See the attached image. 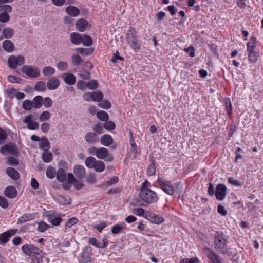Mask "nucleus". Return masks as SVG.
<instances>
[{
  "mask_svg": "<svg viewBox=\"0 0 263 263\" xmlns=\"http://www.w3.org/2000/svg\"><path fill=\"white\" fill-rule=\"evenodd\" d=\"M17 232L16 229L9 230L2 234H0V245H5L10 240V238L14 236Z\"/></svg>",
  "mask_w": 263,
  "mask_h": 263,
  "instance_id": "10",
  "label": "nucleus"
},
{
  "mask_svg": "<svg viewBox=\"0 0 263 263\" xmlns=\"http://www.w3.org/2000/svg\"><path fill=\"white\" fill-rule=\"evenodd\" d=\"M138 39L137 36V32L133 27H130L128 30L126 35V41L127 44L133 41L136 40Z\"/></svg>",
  "mask_w": 263,
  "mask_h": 263,
  "instance_id": "17",
  "label": "nucleus"
},
{
  "mask_svg": "<svg viewBox=\"0 0 263 263\" xmlns=\"http://www.w3.org/2000/svg\"><path fill=\"white\" fill-rule=\"evenodd\" d=\"M55 72V69L51 66H46L43 68L42 73L46 77H51Z\"/></svg>",
  "mask_w": 263,
  "mask_h": 263,
  "instance_id": "31",
  "label": "nucleus"
},
{
  "mask_svg": "<svg viewBox=\"0 0 263 263\" xmlns=\"http://www.w3.org/2000/svg\"><path fill=\"white\" fill-rule=\"evenodd\" d=\"M33 117L31 115H28L23 120L24 123L27 124V128L30 130L37 129L39 127V124L36 122H32Z\"/></svg>",
  "mask_w": 263,
  "mask_h": 263,
  "instance_id": "11",
  "label": "nucleus"
},
{
  "mask_svg": "<svg viewBox=\"0 0 263 263\" xmlns=\"http://www.w3.org/2000/svg\"><path fill=\"white\" fill-rule=\"evenodd\" d=\"M103 94L100 91H94L92 92L93 101L95 102H100L103 98Z\"/></svg>",
  "mask_w": 263,
  "mask_h": 263,
  "instance_id": "42",
  "label": "nucleus"
},
{
  "mask_svg": "<svg viewBox=\"0 0 263 263\" xmlns=\"http://www.w3.org/2000/svg\"><path fill=\"white\" fill-rule=\"evenodd\" d=\"M57 180L60 182H64L66 179V171L64 169H58L56 174Z\"/></svg>",
  "mask_w": 263,
  "mask_h": 263,
  "instance_id": "28",
  "label": "nucleus"
},
{
  "mask_svg": "<svg viewBox=\"0 0 263 263\" xmlns=\"http://www.w3.org/2000/svg\"><path fill=\"white\" fill-rule=\"evenodd\" d=\"M0 206L4 209H6L9 206L7 199L2 196H0Z\"/></svg>",
  "mask_w": 263,
  "mask_h": 263,
  "instance_id": "63",
  "label": "nucleus"
},
{
  "mask_svg": "<svg viewBox=\"0 0 263 263\" xmlns=\"http://www.w3.org/2000/svg\"><path fill=\"white\" fill-rule=\"evenodd\" d=\"M105 164L103 161L97 160L93 168L97 172H102L105 170Z\"/></svg>",
  "mask_w": 263,
  "mask_h": 263,
  "instance_id": "37",
  "label": "nucleus"
},
{
  "mask_svg": "<svg viewBox=\"0 0 263 263\" xmlns=\"http://www.w3.org/2000/svg\"><path fill=\"white\" fill-rule=\"evenodd\" d=\"M4 194L9 198H14L17 196V191L14 186H9L5 189Z\"/></svg>",
  "mask_w": 263,
  "mask_h": 263,
  "instance_id": "19",
  "label": "nucleus"
},
{
  "mask_svg": "<svg viewBox=\"0 0 263 263\" xmlns=\"http://www.w3.org/2000/svg\"><path fill=\"white\" fill-rule=\"evenodd\" d=\"M24 62V57L21 55L17 56L11 55L8 60L9 67L13 69H16L18 66L22 65Z\"/></svg>",
  "mask_w": 263,
  "mask_h": 263,
  "instance_id": "7",
  "label": "nucleus"
},
{
  "mask_svg": "<svg viewBox=\"0 0 263 263\" xmlns=\"http://www.w3.org/2000/svg\"><path fill=\"white\" fill-rule=\"evenodd\" d=\"M206 250L208 251L207 257L210 263H222V259L219 255L211 251L209 248H207Z\"/></svg>",
  "mask_w": 263,
  "mask_h": 263,
  "instance_id": "12",
  "label": "nucleus"
},
{
  "mask_svg": "<svg viewBox=\"0 0 263 263\" xmlns=\"http://www.w3.org/2000/svg\"><path fill=\"white\" fill-rule=\"evenodd\" d=\"M96 115L97 118L102 121H107L109 119L108 114L103 110L98 111Z\"/></svg>",
  "mask_w": 263,
  "mask_h": 263,
  "instance_id": "35",
  "label": "nucleus"
},
{
  "mask_svg": "<svg viewBox=\"0 0 263 263\" xmlns=\"http://www.w3.org/2000/svg\"><path fill=\"white\" fill-rule=\"evenodd\" d=\"M3 34L5 38H11L14 34V30L11 28H6L3 30Z\"/></svg>",
  "mask_w": 263,
  "mask_h": 263,
  "instance_id": "43",
  "label": "nucleus"
},
{
  "mask_svg": "<svg viewBox=\"0 0 263 263\" xmlns=\"http://www.w3.org/2000/svg\"><path fill=\"white\" fill-rule=\"evenodd\" d=\"M43 104L46 108H49L52 105V101L50 97H47L43 100Z\"/></svg>",
  "mask_w": 263,
  "mask_h": 263,
  "instance_id": "64",
  "label": "nucleus"
},
{
  "mask_svg": "<svg viewBox=\"0 0 263 263\" xmlns=\"http://www.w3.org/2000/svg\"><path fill=\"white\" fill-rule=\"evenodd\" d=\"M108 151L107 148L105 147H100L98 148L97 154L96 157L99 159H104L107 156Z\"/></svg>",
  "mask_w": 263,
  "mask_h": 263,
  "instance_id": "32",
  "label": "nucleus"
},
{
  "mask_svg": "<svg viewBox=\"0 0 263 263\" xmlns=\"http://www.w3.org/2000/svg\"><path fill=\"white\" fill-rule=\"evenodd\" d=\"M133 213L139 216H141L145 218V215H146V211L145 212V210L142 208H137L134 209L133 210Z\"/></svg>",
  "mask_w": 263,
  "mask_h": 263,
  "instance_id": "47",
  "label": "nucleus"
},
{
  "mask_svg": "<svg viewBox=\"0 0 263 263\" xmlns=\"http://www.w3.org/2000/svg\"><path fill=\"white\" fill-rule=\"evenodd\" d=\"M77 88L81 90H84L87 88L86 82L83 80H79L77 83Z\"/></svg>",
  "mask_w": 263,
  "mask_h": 263,
  "instance_id": "60",
  "label": "nucleus"
},
{
  "mask_svg": "<svg viewBox=\"0 0 263 263\" xmlns=\"http://www.w3.org/2000/svg\"><path fill=\"white\" fill-rule=\"evenodd\" d=\"M139 197L146 204L156 203L159 199L157 193L155 191L145 187L140 189Z\"/></svg>",
  "mask_w": 263,
  "mask_h": 263,
  "instance_id": "2",
  "label": "nucleus"
},
{
  "mask_svg": "<svg viewBox=\"0 0 263 263\" xmlns=\"http://www.w3.org/2000/svg\"><path fill=\"white\" fill-rule=\"evenodd\" d=\"M55 173V170L53 167H48L46 170V176L49 179L54 178Z\"/></svg>",
  "mask_w": 263,
  "mask_h": 263,
  "instance_id": "51",
  "label": "nucleus"
},
{
  "mask_svg": "<svg viewBox=\"0 0 263 263\" xmlns=\"http://www.w3.org/2000/svg\"><path fill=\"white\" fill-rule=\"evenodd\" d=\"M156 173V167L155 165V161L151 159V162L147 168V174L149 176L154 175Z\"/></svg>",
  "mask_w": 263,
  "mask_h": 263,
  "instance_id": "33",
  "label": "nucleus"
},
{
  "mask_svg": "<svg viewBox=\"0 0 263 263\" xmlns=\"http://www.w3.org/2000/svg\"><path fill=\"white\" fill-rule=\"evenodd\" d=\"M248 59L251 63H255L259 57V53L254 50H247Z\"/></svg>",
  "mask_w": 263,
  "mask_h": 263,
  "instance_id": "30",
  "label": "nucleus"
},
{
  "mask_svg": "<svg viewBox=\"0 0 263 263\" xmlns=\"http://www.w3.org/2000/svg\"><path fill=\"white\" fill-rule=\"evenodd\" d=\"M62 77L65 83L72 85L75 84L76 82V78L75 76L71 73H64L62 74Z\"/></svg>",
  "mask_w": 263,
  "mask_h": 263,
  "instance_id": "18",
  "label": "nucleus"
},
{
  "mask_svg": "<svg viewBox=\"0 0 263 263\" xmlns=\"http://www.w3.org/2000/svg\"><path fill=\"white\" fill-rule=\"evenodd\" d=\"M22 250L26 255L32 257H36L42 252L41 250L31 244L23 245Z\"/></svg>",
  "mask_w": 263,
  "mask_h": 263,
  "instance_id": "5",
  "label": "nucleus"
},
{
  "mask_svg": "<svg viewBox=\"0 0 263 263\" xmlns=\"http://www.w3.org/2000/svg\"><path fill=\"white\" fill-rule=\"evenodd\" d=\"M104 128L108 131H111L115 129L116 124L111 121H107L103 124Z\"/></svg>",
  "mask_w": 263,
  "mask_h": 263,
  "instance_id": "40",
  "label": "nucleus"
},
{
  "mask_svg": "<svg viewBox=\"0 0 263 263\" xmlns=\"http://www.w3.org/2000/svg\"><path fill=\"white\" fill-rule=\"evenodd\" d=\"M8 81L11 83H20L22 81V79L20 78H18L16 76L10 75L8 77Z\"/></svg>",
  "mask_w": 263,
  "mask_h": 263,
  "instance_id": "61",
  "label": "nucleus"
},
{
  "mask_svg": "<svg viewBox=\"0 0 263 263\" xmlns=\"http://www.w3.org/2000/svg\"><path fill=\"white\" fill-rule=\"evenodd\" d=\"M3 47L4 49L8 52H12L15 49L13 43L9 40H5L3 42Z\"/></svg>",
  "mask_w": 263,
  "mask_h": 263,
  "instance_id": "23",
  "label": "nucleus"
},
{
  "mask_svg": "<svg viewBox=\"0 0 263 263\" xmlns=\"http://www.w3.org/2000/svg\"><path fill=\"white\" fill-rule=\"evenodd\" d=\"M114 142V140L111 135L109 134H104L101 137L100 142L102 145L105 146L110 145Z\"/></svg>",
  "mask_w": 263,
  "mask_h": 263,
  "instance_id": "20",
  "label": "nucleus"
},
{
  "mask_svg": "<svg viewBox=\"0 0 263 263\" xmlns=\"http://www.w3.org/2000/svg\"><path fill=\"white\" fill-rule=\"evenodd\" d=\"M87 88L90 90H94L98 87V83L97 80H91L89 82H86Z\"/></svg>",
  "mask_w": 263,
  "mask_h": 263,
  "instance_id": "44",
  "label": "nucleus"
},
{
  "mask_svg": "<svg viewBox=\"0 0 263 263\" xmlns=\"http://www.w3.org/2000/svg\"><path fill=\"white\" fill-rule=\"evenodd\" d=\"M50 226L46 224L44 221H41L38 223V231L40 232H45L47 228Z\"/></svg>",
  "mask_w": 263,
  "mask_h": 263,
  "instance_id": "55",
  "label": "nucleus"
},
{
  "mask_svg": "<svg viewBox=\"0 0 263 263\" xmlns=\"http://www.w3.org/2000/svg\"><path fill=\"white\" fill-rule=\"evenodd\" d=\"M51 117L50 113L48 111H43L39 117L40 121H45L48 120Z\"/></svg>",
  "mask_w": 263,
  "mask_h": 263,
  "instance_id": "50",
  "label": "nucleus"
},
{
  "mask_svg": "<svg viewBox=\"0 0 263 263\" xmlns=\"http://www.w3.org/2000/svg\"><path fill=\"white\" fill-rule=\"evenodd\" d=\"M32 105L34 108H41L43 103V98L41 96H36L32 100Z\"/></svg>",
  "mask_w": 263,
  "mask_h": 263,
  "instance_id": "26",
  "label": "nucleus"
},
{
  "mask_svg": "<svg viewBox=\"0 0 263 263\" xmlns=\"http://www.w3.org/2000/svg\"><path fill=\"white\" fill-rule=\"evenodd\" d=\"M214 247L219 254H226L229 252V241L227 236L222 231H215L214 234Z\"/></svg>",
  "mask_w": 263,
  "mask_h": 263,
  "instance_id": "1",
  "label": "nucleus"
},
{
  "mask_svg": "<svg viewBox=\"0 0 263 263\" xmlns=\"http://www.w3.org/2000/svg\"><path fill=\"white\" fill-rule=\"evenodd\" d=\"M33 215L31 213L23 214L17 220V224H22L33 219Z\"/></svg>",
  "mask_w": 263,
  "mask_h": 263,
  "instance_id": "29",
  "label": "nucleus"
},
{
  "mask_svg": "<svg viewBox=\"0 0 263 263\" xmlns=\"http://www.w3.org/2000/svg\"><path fill=\"white\" fill-rule=\"evenodd\" d=\"M256 37H252L247 44V50H254L256 44Z\"/></svg>",
  "mask_w": 263,
  "mask_h": 263,
  "instance_id": "49",
  "label": "nucleus"
},
{
  "mask_svg": "<svg viewBox=\"0 0 263 263\" xmlns=\"http://www.w3.org/2000/svg\"><path fill=\"white\" fill-rule=\"evenodd\" d=\"M22 108L25 110L30 111L33 108L32 101L30 100H25L22 104Z\"/></svg>",
  "mask_w": 263,
  "mask_h": 263,
  "instance_id": "41",
  "label": "nucleus"
},
{
  "mask_svg": "<svg viewBox=\"0 0 263 263\" xmlns=\"http://www.w3.org/2000/svg\"><path fill=\"white\" fill-rule=\"evenodd\" d=\"M99 106L103 109H108L111 107V104L108 100H105L100 103Z\"/></svg>",
  "mask_w": 263,
  "mask_h": 263,
  "instance_id": "58",
  "label": "nucleus"
},
{
  "mask_svg": "<svg viewBox=\"0 0 263 263\" xmlns=\"http://www.w3.org/2000/svg\"><path fill=\"white\" fill-rule=\"evenodd\" d=\"M65 11L68 15L73 17H77L80 14L79 9L75 6H69L66 8Z\"/></svg>",
  "mask_w": 263,
  "mask_h": 263,
  "instance_id": "25",
  "label": "nucleus"
},
{
  "mask_svg": "<svg viewBox=\"0 0 263 263\" xmlns=\"http://www.w3.org/2000/svg\"><path fill=\"white\" fill-rule=\"evenodd\" d=\"M41 141V142L39 143L40 148L44 151H48L50 147V145L47 138L43 137Z\"/></svg>",
  "mask_w": 263,
  "mask_h": 263,
  "instance_id": "27",
  "label": "nucleus"
},
{
  "mask_svg": "<svg viewBox=\"0 0 263 263\" xmlns=\"http://www.w3.org/2000/svg\"><path fill=\"white\" fill-rule=\"evenodd\" d=\"M10 20V16L8 14L6 13H0V22L2 23H7Z\"/></svg>",
  "mask_w": 263,
  "mask_h": 263,
  "instance_id": "59",
  "label": "nucleus"
},
{
  "mask_svg": "<svg viewBox=\"0 0 263 263\" xmlns=\"http://www.w3.org/2000/svg\"><path fill=\"white\" fill-rule=\"evenodd\" d=\"M131 48L133 49L135 51L139 50L141 48V45L139 43L138 39L136 40L133 41L128 44Z\"/></svg>",
  "mask_w": 263,
  "mask_h": 263,
  "instance_id": "45",
  "label": "nucleus"
},
{
  "mask_svg": "<svg viewBox=\"0 0 263 263\" xmlns=\"http://www.w3.org/2000/svg\"><path fill=\"white\" fill-rule=\"evenodd\" d=\"M97 160L93 157H88L86 158L85 163L89 168H93L95 167Z\"/></svg>",
  "mask_w": 263,
  "mask_h": 263,
  "instance_id": "34",
  "label": "nucleus"
},
{
  "mask_svg": "<svg viewBox=\"0 0 263 263\" xmlns=\"http://www.w3.org/2000/svg\"><path fill=\"white\" fill-rule=\"evenodd\" d=\"M73 172L79 179H82L85 177L86 171L84 167L81 165H77L74 167Z\"/></svg>",
  "mask_w": 263,
  "mask_h": 263,
  "instance_id": "14",
  "label": "nucleus"
},
{
  "mask_svg": "<svg viewBox=\"0 0 263 263\" xmlns=\"http://www.w3.org/2000/svg\"><path fill=\"white\" fill-rule=\"evenodd\" d=\"M227 194V187L224 184H219L216 187L215 196L217 200H223Z\"/></svg>",
  "mask_w": 263,
  "mask_h": 263,
  "instance_id": "9",
  "label": "nucleus"
},
{
  "mask_svg": "<svg viewBox=\"0 0 263 263\" xmlns=\"http://www.w3.org/2000/svg\"><path fill=\"white\" fill-rule=\"evenodd\" d=\"M88 25V22L84 18H80L76 23V28L80 32L85 31Z\"/></svg>",
  "mask_w": 263,
  "mask_h": 263,
  "instance_id": "15",
  "label": "nucleus"
},
{
  "mask_svg": "<svg viewBox=\"0 0 263 263\" xmlns=\"http://www.w3.org/2000/svg\"><path fill=\"white\" fill-rule=\"evenodd\" d=\"M42 158L44 162L49 163L52 160L53 157L51 153L46 152L43 153Z\"/></svg>",
  "mask_w": 263,
  "mask_h": 263,
  "instance_id": "39",
  "label": "nucleus"
},
{
  "mask_svg": "<svg viewBox=\"0 0 263 263\" xmlns=\"http://www.w3.org/2000/svg\"><path fill=\"white\" fill-rule=\"evenodd\" d=\"M6 172L8 176L14 180H17L20 178L19 173L13 167H8Z\"/></svg>",
  "mask_w": 263,
  "mask_h": 263,
  "instance_id": "22",
  "label": "nucleus"
},
{
  "mask_svg": "<svg viewBox=\"0 0 263 263\" xmlns=\"http://www.w3.org/2000/svg\"><path fill=\"white\" fill-rule=\"evenodd\" d=\"M58 69L61 71L66 70L68 68V63L65 61H60L57 65Z\"/></svg>",
  "mask_w": 263,
  "mask_h": 263,
  "instance_id": "52",
  "label": "nucleus"
},
{
  "mask_svg": "<svg viewBox=\"0 0 263 263\" xmlns=\"http://www.w3.org/2000/svg\"><path fill=\"white\" fill-rule=\"evenodd\" d=\"M145 216V219L152 223L159 224L164 221V218L163 217L149 211H146Z\"/></svg>",
  "mask_w": 263,
  "mask_h": 263,
  "instance_id": "8",
  "label": "nucleus"
},
{
  "mask_svg": "<svg viewBox=\"0 0 263 263\" xmlns=\"http://www.w3.org/2000/svg\"><path fill=\"white\" fill-rule=\"evenodd\" d=\"M91 260V253L89 252L83 251L80 255V258L79 259V263H87L90 262Z\"/></svg>",
  "mask_w": 263,
  "mask_h": 263,
  "instance_id": "24",
  "label": "nucleus"
},
{
  "mask_svg": "<svg viewBox=\"0 0 263 263\" xmlns=\"http://www.w3.org/2000/svg\"><path fill=\"white\" fill-rule=\"evenodd\" d=\"M34 90L37 91H45L46 90L47 85L44 81H39L34 85Z\"/></svg>",
  "mask_w": 263,
  "mask_h": 263,
  "instance_id": "36",
  "label": "nucleus"
},
{
  "mask_svg": "<svg viewBox=\"0 0 263 263\" xmlns=\"http://www.w3.org/2000/svg\"><path fill=\"white\" fill-rule=\"evenodd\" d=\"M156 181L159 187L166 194L170 196L174 195L175 192V187L170 181L166 180L160 177H158Z\"/></svg>",
  "mask_w": 263,
  "mask_h": 263,
  "instance_id": "3",
  "label": "nucleus"
},
{
  "mask_svg": "<svg viewBox=\"0 0 263 263\" xmlns=\"http://www.w3.org/2000/svg\"><path fill=\"white\" fill-rule=\"evenodd\" d=\"M70 40L74 45H80L82 43V35L77 32H72L70 35Z\"/></svg>",
  "mask_w": 263,
  "mask_h": 263,
  "instance_id": "21",
  "label": "nucleus"
},
{
  "mask_svg": "<svg viewBox=\"0 0 263 263\" xmlns=\"http://www.w3.org/2000/svg\"><path fill=\"white\" fill-rule=\"evenodd\" d=\"M8 135L6 131L0 127V145L6 143Z\"/></svg>",
  "mask_w": 263,
  "mask_h": 263,
  "instance_id": "48",
  "label": "nucleus"
},
{
  "mask_svg": "<svg viewBox=\"0 0 263 263\" xmlns=\"http://www.w3.org/2000/svg\"><path fill=\"white\" fill-rule=\"evenodd\" d=\"M12 8L10 5H0V12L2 13H10L12 11Z\"/></svg>",
  "mask_w": 263,
  "mask_h": 263,
  "instance_id": "56",
  "label": "nucleus"
},
{
  "mask_svg": "<svg viewBox=\"0 0 263 263\" xmlns=\"http://www.w3.org/2000/svg\"><path fill=\"white\" fill-rule=\"evenodd\" d=\"M21 72L31 79L36 78L40 76L41 73L37 67H33L32 65H24L21 69Z\"/></svg>",
  "mask_w": 263,
  "mask_h": 263,
  "instance_id": "4",
  "label": "nucleus"
},
{
  "mask_svg": "<svg viewBox=\"0 0 263 263\" xmlns=\"http://www.w3.org/2000/svg\"><path fill=\"white\" fill-rule=\"evenodd\" d=\"M0 152L4 155H12L15 157L20 155L17 146L11 143L2 146L0 148Z\"/></svg>",
  "mask_w": 263,
  "mask_h": 263,
  "instance_id": "6",
  "label": "nucleus"
},
{
  "mask_svg": "<svg viewBox=\"0 0 263 263\" xmlns=\"http://www.w3.org/2000/svg\"><path fill=\"white\" fill-rule=\"evenodd\" d=\"M84 139L89 144H95L99 142V136L95 132H88L85 135Z\"/></svg>",
  "mask_w": 263,
  "mask_h": 263,
  "instance_id": "13",
  "label": "nucleus"
},
{
  "mask_svg": "<svg viewBox=\"0 0 263 263\" xmlns=\"http://www.w3.org/2000/svg\"><path fill=\"white\" fill-rule=\"evenodd\" d=\"M82 43L84 46H90L93 43V40L91 36L87 35H84L82 36Z\"/></svg>",
  "mask_w": 263,
  "mask_h": 263,
  "instance_id": "38",
  "label": "nucleus"
},
{
  "mask_svg": "<svg viewBox=\"0 0 263 263\" xmlns=\"http://www.w3.org/2000/svg\"><path fill=\"white\" fill-rule=\"evenodd\" d=\"M7 162L10 165L14 166H17L19 164L18 159L12 156L8 157Z\"/></svg>",
  "mask_w": 263,
  "mask_h": 263,
  "instance_id": "57",
  "label": "nucleus"
},
{
  "mask_svg": "<svg viewBox=\"0 0 263 263\" xmlns=\"http://www.w3.org/2000/svg\"><path fill=\"white\" fill-rule=\"evenodd\" d=\"M60 84V80L58 78L53 77L47 81V88L49 90H55L59 87Z\"/></svg>",
  "mask_w": 263,
  "mask_h": 263,
  "instance_id": "16",
  "label": "nucleus"
},
{
  "mask_svg": "<svg viewBox=\"0 0 263 263\" xmlns=\"http://www.w3.org/2000/svg\"><path fill=\"white\" fill-rule=\"evenodd\" d=\"M228 182L235 186H241L242 185L241 182L237 180L234 179L233 177H229L228 178Z\"/></svg>",
  "mask_w": 263,
  "mask_h": 263,
  "instance_id": "62",
  "label": "nucleus"
},
{
  "mask_svg": "<svg viewBox=\"0 0 263 263\" xmlns=\"http://www.w3.org/2000/svg\"><path fill=\"white\" fill-rule=\"evenodd\" d=\"M71 62L73 65L77 66L81 62V58L78 54H73L71 57Z\"/></svg>",
  "mask_w": 263,
  "mask_h": 263,
  "instance_id": "54",
  "label": "nucleus"
},
{
  "mask_svg": "<svg viewBox=\"0 0 263 263\" xmlns=\"http://www.w3.org/2000/svg\"><path fill=\"white\" fill-rule=\"evenodd\" d=\"M118 181V178L116 176H114L111 177L108 181L102 184L101 186H105L106 187H108L112 184L117 183Z\"/></svg>",
  "mask_w": 263,
  "mask_h": 263,
  "instance_id": "46",
  "label": "nucleus"
},
{
  "mask_svg": "<svg viewBox=\"0 0 263 263\" xmlns=\"http://www.w3.org/2000/svg\"><path fill=\"white\" fill-rule=\"evenodd\" d=\"M180 263H199V260L196 257L190 259L183 258L180 260Z\"/></svg>",
  "mask_w": 263,
  "mask_h": 263,
  "instance_id": "53",
  "label": "nucleus"
}]
</instances>
